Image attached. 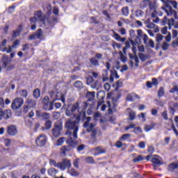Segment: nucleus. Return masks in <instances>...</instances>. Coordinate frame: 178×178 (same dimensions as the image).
I'll use <instances>...</instances> for the list:
<instances>
[{"label": "nucleus", "instance_id": "f257e3e1", "mask_svg": "<svg viewBox=\"0 0 178 178\" xmlns=\"http://www.w3.org/2000/svg\"><path fill=\"white\" fill-rule=\"evenodd\" d=\"M79 105L80 104L76 102L72 106L71 109H69L68 107L65 111V115L67 116H72V115H73L74 112H76V111H78L79 112V115L76 117L75 121L70 120L65 123V127L68 129V130L66 131V134L72 136V133L73 138L75 140L77 138V133L79 132V125L77 124L80 123V120H82V122L86 120V111L87 110H84V103H83L81 107H80Z\"/></svg>", "mask_w": 178, "mask_h": 178}, {"label": "nucleus", "instance_id": "f03ea898", "mask_svg": "<svg viewBox=\"0 0 178 178\" xmlns=\"http://www.w3.org/2000/svg\"><path fill=\"white\" fill-rule=\"evenodd\" d=\"M44 11L47 13L46 15H44L42 11H37L35 13L34 17L30 19L31 30L37 29L35 24L38 23H41L42 26H50V27L54 26V22L49 19V16L52 13L51 5H47Z\"/></svg>", "mask_w": 178, "mask_h": 178}, {"label": "nucleus", "instance_id": "7ed1b4c3", "mask_svg": "<svg viewBox=\"0 0 178 178\" xmlns=\"http://www.w3.org/2000/svg\"><path fill=\"white\" fill-rule=\"evenodd\" d=\"M141 40L143 41L145 45H154V40L148 38V35L143 33V30H137V37L135 39V42L131 39H129L125 42V45H140L141 44Z\"/></svg>", "mask_w": 178, "mask_h": 178}, {"label": "nucleus", "instance_id": "20e7f679", "mask_svg": "<svg viewBox=\"0 0 178 178\" xmlns=\"http://www.w3.org/2000/svg\"><path fill=\"white\" fill-rule=\"evenodd\" d=\"M161 9L165 12V13H166L167 16L171 17L170 19H168V22L167 24L169 30H172V26H174V29H178L177 23H175V19L177 17V13H176V10H173V8H172L169 4L162 6Z\"/></svg>", "mask_w": 178, "mask_h": 178}, {"label": "nucleus", "instance_id": "39448f33", "mask_svg": "<svg viewBox=\"0 0 178 178\" xmlns=\"http://www.w3.org/2000/svg\"><path fill=\"white\" fill-rule=\"evenodd\" d=\"M121 97H122V93L118 91L111 92L110 93H108L107 98H111L112 99V104H111V102L109 101L106 102V104L109 108H108L109 113H112L113 111L116 110V108L118 106V101L120 99Z\"/></svg>", "mask_w": 178, "mask_h": 178}, {"label": "nucleus", "instance_id": "423d86ee", "mask_svg": "<svg viewBox=\"0 0 178 178\" xmlns=\"http://www.w3.org/2000/svg\"><path fill=\"white\" fill-rule=\"evenodd\" d=\"M66 144L67 145L62 146L60 149V154L63 156H66V155H67V152H70V151H72L74 148H77L79 142L77 140H74L72 138H69L66 140Z\"/></svg>", "mask_w": 178, "mask_h": 178}, {"label": "nucleus", "instance_id": "0eeeda50", "mask_svg": "<svg viewBox=\"0 0 178 178\" xmlns=\"http://www.w3.org/2000/svg\"><path fill=\"white\" fill-rule=\"evenodd\" d=\"M132 52L134 53V55L129 54L130 60L128 62V64L130 65L131 69L134 68V63L133 60L135 62V67H138V63H140V60L138 59V56H137V47L134 45L132 47Z\"/></svg>", "mask_w": 178, "mask_h": 178}, {"label": "nucleus", "instance_id": "6e6552de", "mask_svg": "<svg viewBox=\"0 0 178 178\" xmlns=\"http://www.w3.org/2000/svg\"><path fill=\"white\" fill-rule=\"evenodd\" d=\"M86 98H88V100L83 102L84 110L87 109L88 106H90V108H94V106L95 105V92H87Z\"/></svg>", "mask_w": 178, "mask_h": 178}, {"label": "nucleus", "instance_id": "1a4fd4ad", "mask_svg": "<svg viewBox=\"0 0 178 178\" xmlns=\"http://www.w3.org/2000/svg\"><path fill=\"white\" fill-rule=\"evenodd\" d=\"M49 95H50V98H51V101H53V102H56V101H61L63 102V104H64L66 102L65 95H63L59 92L51 90L49 92Z\"/></svg>", "mask_w": 178, "mask_h": 178}, {"label": "nucleus", "instance_id": "9d476101", "mask_svg": "<svg viewBox=\"0 0 178 178\" xmlns=\"http://www.w3.org/2000/svg\"><path fill=\"white\" fill-rule=\"evenodd\" d=\"M35 143L38 148H44L48 143V137H47V135L41 134L35 138Z\"/></svg>", "mask_w": 178, "mask_h": 178}, {"label": "nucleus", "instance_id": "9b49d317", "mask_svg": "<svg viewBox=\"0 0 178 178\" xmlns=\"http://www.w3.org/2000/svg\"><path fill=\"white\" fill-rule=\"evenodd\" d=\"M35 106H37V101L29 97L23 106L24 113H27L29 109L34 108Z\"/></svg>", "mask_w": 178, "mask_h": 178}, {"label": "nucleus", "instance_id": "f8f14e48", "mask_svg": "<svg viewBox=\"0 0 178 178\" xmlns=\"http://www.w3.org/2000/svg\"><path fill=\"white\" fill-rule=\"evenodd\" d=\"M42 104L43 109H44V111H52L54 109V104H55V102H54L53 100L50 102L49 97L45 96L43 98Z\"/></svg>", "mask_w": 178, "mask_h": 178}, {"label": "nucleus", "instance_id": "ddd939ff", "mask_svg": "<svg viewBox=\"0 0 178 178\" xmlns=\"http://www.w3.org/2000/svg\"><path fill=\"white\" fill-rule=\"evenodd\" d=\"M23 104H24V99L22 97H17L13 99L11 104V108L13 111H17V109H20L23 106Z\"/></svg>", "mask_w": 178, "mask_h": 178}, {"label": "nucleus", "instance_id": "4468645a", "mask_svg": "<svg viewBox=\"0 0 178 178\" xmlns=\"http://www.w3.org/2000/svg\"><path fill=\"white\" fill-rule=\"evenodd\" d=\"M62 130H63V127L62 126V124H59V122L54 123V129H51V133L54 137H56V138L60 137Z\"/></svg>", "mask_w": 178, "mask_h": 178}, {"label": "nucleus", "instance_id": "2eb2a0df", "mask_svg": "<svg viewBox=\"0 0 178 178\" xmlns=\"http://www.w3.org/2000/svg\"><path fill=\"white\" fill-rule=\"evenodd\" d=\"M58 168L60 170L70 169L72 168V161L67 159H63L62 162L58 163Z\"/></svg>", "mask_w": 178, "mask_h": 178}, {"label": "nucleus", "instance_id": "dca6fc26", "mask_svg": "<svg viewBox=\"0 0 178 178\" xmlns=\"http://www.w3.org/2000/svg\"><path fill=\"white\" fill-rule=\"evenodd\" d=\"M12 118V111L0 108V120H8Z\"/></svg>", "mask_w": 178, "mask_h": 178}, {"label": "nucleus", "instance_id": "f3484780", "mask_svg": "<svg viewBox=\"0 0 178 178\" xmlns=\"http://www.w3.org/2000/svg\"><path fill=\"white\" fill-rule=\"evenodd\" d=\"M97 59H102V54L97 53L95 54V57H92L90 59L91 65L93 66H99V61Z\"/></svg>", "mask_w": 178, "mask_h": 178}, {"label": "nucleus", "instance_id": "a211bd4d", "mask_svg": "<svg viewBox=\"0 0 178 178\" xmlns=\"http://www.w3.org/2000/svg\"><path fill=\"white\" fill-rule=\"evenodd\" d=\"M42 30L38 29L35 33L29 36V40H42Z\"/></svg>", "mask_w": 178, "mask_h": 178}, {"label": "nucleus", "instance_id": "6ab92c4d", "mask_svg": "<svg viewBox=\"0 0 178 178\" xmlns=\"http://www.w3.org/2000/svg\"><path fill=\"white\" fill-rule=\"evenodd\" d=\"M17 132V127L15 125H10L7 128V133L9 136H15Z\"/></svg>", "mask_w": 178, "mask_h": 178}, {"label": "nucleus", "instance_id": "aec40b11", "mask_svg": "<svg viewBox=\"0 0 178 178\" xmlns=\"http://www.w3.org/2000/svg\"><path fill=\"white\" fill-rule=\"evenodd\" d=\"M1 65H0V73L2 72V67L5 69V67H8V65H9V57L8 56H3L0 62Z\"/></svg>", "mask_w": 178, "mask_h": 178}, {"label": "nucleus", "instance_id": "412c9836", "mask_svg": "<svg viewBox=\"0 0 178 178\" xmlns=\"http://www.w3.org/2000/svg\"><path fill=\"white\" fill-rule=\"evenodd\" d=\"M168 109L171 115H175L176 109H178V103L171 102L168 104Z\"/></svg>", "mask_w": 178, "mask_h": 178}, {"label": "nucleus", "instance_id": "4be33fe9", "mask_svg": "<svg viewBox=\"0 0 178 178\" xmlns=\"http://www.w3.org/2000/svg\"><path fill=\"white\" fill-rule=\"evenodd\" d=\"M140 99V96H138V95L134 92L128 94L126 98L127 101H129L130 102H134L136 99Z\"/></svg>", "mask_w": 178, "mask_h": 178}, {"label": "nucleus", "instance_id": "5701e85b", "mask_svg": "<svg viewBox=\"0 0 178 178\" xmlns=\"http://www.w3.org/2000/svg\"><path fill=\"white\" fill-rule=\"evenodd\" d=\"M152 162L153 163L154 170H156V168L162 165V162H161V160H159V159L156 157H153L152 159Z\"/></svg>", "mask_w": 178, "mask_h": 178}, {"label": "nucleus", "instance_id": "b1692460", "mask_svg": "<svg viewBox=\"0 0 178 178\" xmlns=\"http://www.w3.org/2000/svg\"><path fill=\"white\" fill-rule=\"evenodd\" d=\"M13 48H16V45L9 46L8 48V47L1 48L0 46V51L1 52H6L7 54H10V52H12L13 51Z\"/></svg>", "mask_w": 178, "mask_h": 178}, {"label": "nucleus", "instance_id": "393cba45", "mask_svg": "<svg viewBox=\"0 0 178 178\" xmlns=\"http://www.w3.org/2000/svg\"><path fill=\"white\" fill-rule=\"evenodd\" d=\"M22 51L25 52L26 55H29V54H34V49L30 48L27 45H24Z\"/></svg>", "mask_w": 178, "mask_h": 178}, {"label": "nucleus", "instance_id": "a878e982", "mask_svg": "<svg viewBox=\"0 0 178 178\" xmlns=\"http://www.w3.org/2000/svg\"><path fill=\"white\" fill-rule=\"evenodd\" d=\"M33 97L35 98V99H38V98L41 97V90L40 88H35L33 90Z\"/></svg>", "mask_w": 178, "mask_h": 178}, {"label": "nucleus", "instance_id": "bb28decb", "mask_svg": "<svg viewBox=\"0 0 178 178\" xmlns=\"http://www.w3.org/2000/svg\"><path fill=\"white\" fill-rule=\"evenodd\" d=\"M113 38L116 40V41H118L119 42H125L126 38H122L119 33H114Z\"/></svg>", "mask_w": 178, "mask_h": 178}, {"label": "nucleus", "instance_id": "cd10ccee", "mask_svg": "<svg viewBox=\"0 0 178 178\" xmlns=\"http://www.w3.org/2000/svg\"><path fill=\"white\" fill-rule=\"evenodd\" d=\"M164 40L165 41L163 42V45H168V44L172 41V33H168L167 35L164 36Z\"/></svg>", "mask_w": 178, "mask_h": 178}, {"label": "nucleus", "instance_id": "c85d7f7f", "mask_svg": "<svg viewBox=\"0 0 178 178\" xmlns=\"http://www.w3.org/2000/svg\"><path fill=\"white\" fill-rule=\"evenodd\" d=\"M68 172L70 175L74 177H77L80 176V172L79 171L76 170L74 168L69 169Z\"/></svg>", "mask_w": 178, "mask_h": 178}, {"label": "nucleus", "instance_id": "c756f323", "mask_svg": "<svg viewBox=\"0 0 178 178\" xmlns=\"http://www.w3.org/2000/svg\"><path fill=\"white\" fill-rule=\"evenodd\" d=\"M109 73V70H102V76H103V82L108 81L109 80V77H108V74Z\"/></svg>", "mask_w": 178, "mask_h": 178}, {"label": "nucleus", "instance_id": "7c9ffc66", "mask_svg": "<svg viewBox=\"0 0 178 178\" xmlns=\"http://www.w3.org/2000/svg\"><path fill=\"white\" fill-rule=\"evenodd\" d=\"M178 169V162L177 163H172L168 165V170L169 172H173V170Z\"/></svg>", "mask_w": 178, "mask_h": 178}, {"label": "nucleus", "instance_id": "2f4dec72", "mask_svg": "<svg viewBox=\"0 0 178 178\" xmlns=\"http://www.w3.org/2000/svg\"><path fill=\"white\" fill-rule=\"evenodd\" d=\"M39 116L42 119V120H49L51 114H49V113H41Z\"/></svg>", "mask_w": 178, "mask_h": 178}, {"label": "nucleus", "instance_id": "473e14b6", "mask_svg": "<svg viewBox=\"0 0 178 178\" xmlns=\"http://www.w3.org/2000/svg\"><path fill=\"white\" fill-rule=\"evenodd\" d=\"M74 87H75V88H77V90H81V88H83V82H81V81H75V83H74Z\"/></svg>", "mask_w": 178, "mask_h": 178}, {"label": "nucleus", "instance_id": "72a5a7b5", "mask_svg": "<svg viewBox=\"0 0 178 178\" xmlns=\"http://www.w3.org/2000/svg\"><path fill=\"white\" fill-rule=\"evenodd\" d=\"M85 162L89 163V165H94V163H95V160H94V157L92 156H88L85 159Z\"/></svg>", "mask_w": 178, "mask_h": 178}, {"label": "nucleus", "instance_id": "f704fd0d", "mask_svg": "<svg viewBox=\"0 0 178 178\" xmlns=\"http://www.w3.org/2000/svg\"><path fill=\"white\" fill-rule=\"evenodd\" d=\"M164 95H165V88L163 87H160L157 92V97L159 98H161V97H163Z\"/></svg>", "mask_w": 178, "mask_h": 178}, {"label": "nucleus", "instance_id": "c9c22d12", "mask_svg": "<svg viewBox=\"0 0 178 178\" xmlns=\"http://www.w3.org/2000/svg\"><path fill=\"white\" fill-rule=\"evenodd\" d=\"M95 151L97 152L98 155H100L101 154H105L106 152V150H105V149H102V147L101 146L95 147Z\"/></svg>", "mask_w": 178, "mask_h": 178}, {"label": "nucleus", "instance_id": "e433bc0d", "mask_svg": "<svg viewBox=\"0 0 178 178\" xmlns=\"http://www.w3.org/2000/svg\"><path fill=\"white\" fill-rule=\"evenodd\" d=\"M138 57L140 59L141 62H145V60L147 59H149V56H148L143 53H139Z\"/></svg>", "mask_w": 178, "mask_h": 178}, {"label": "nucleus", "instance_id": "4c0bfd02", "mask_svg": "<svg viewBox=\"0 0 178 178\" xmlns=\"http://www.w3.org/2000/svg\"><path fill=\"white\" fill-rule=\"evenodd\" d=\"M86 122H85L83 124L84 129H87V127H88V126H90V122L91 121V117H87V115L86 114L85 120H86Z\"/></svg>", "mask_w": 178, "mask_h": 178}, {"label": "nucleus", "instance_id": "58836bf2", "mask_svg": "<svg viewBox=\"0 0 178 178\" xmlns=\"http://www.w3.org/2000/svg\"><path fill=\"white\" fill-rule=\"evenodd\" d=\"M149 8L151 10H156L158 9V3L156 1H153L149 3Z\"/></svg>", "mask_w": 178, "mask_h": 178}, {"label": "nucleus", "instance_id": "ea45409f", "mask_svg": "<svg viewBox=\"0 0 178 178\" xmlns=\"http://www.w3.org/2000/svg\"><path fill=\"white\" fill-rule=\"evenodd\" d=\"M65 137H61V138H59L57 141H56V145L57 147H60L62 145H63V143H65Z\"/></svg>", "mask_w": 178, "mask_h": 178}, {"label": "nucleus", "instance_id": "a19ab883", "mask_svg": "<svg viewBox=\"0 0 178 178\" xmlns=\"http://www.w3.org/2000/svg\"><path fill=\"white\" fill-rule=\"evenodd\" d=\"M44 127L46 130H49L52 127V121L47 120L44 123Z\"/></svg>", "mask_w": 178, "mask_h": 178}, {"label": "nucleus", "instance_id": "79ce46f5", "mask_svg": "<svg viewBox=\"0 0 178 178\" xmlns=\"http://www.w3.org/2000/svg\"><path fill=\"white\" fill-rule=\"evenodd\" d=\"M136 119V112L134 111H131L129 113V120L133 121Z\"/></svg>", "mask_w": 178, "mask_h": 178}, {"label": "nucleus", "instance_id": "37998d69", "mask_svg": "<svg viewBox=\"0 0 178 178\" xmlns=\"http://www.w3.org/2000/svg\"><path fill=\"white\" fill-rule=\"evenodd\" d=\"M144 160V157L143 156V155H138L137 157L134 158L133 159V162H134V163H137L138 162H141Z\"/></svg>", "mask_w": 178, "mask_h": 178}, {"label": "nucleus", "instance_id": "c03bdc74", "mask_svg": "<svg viewBox=\"0 0 178 178\" xmlns=\"http://www.w3.org/2000/svg\"><path fill=\"white\" fill-rule=\"evenodd\" d=\"M115 86V91H119V88L123 86V82L120 80L117 81Z\"/></svg>", "mask_w": 178, "mask_h": 178}, {"label": "nucleus", "instance_id": "a18cd8bd", "mask_svg": "<svg viewBox=\"0 0 178 178\" xmlns=\"http://www.w3.org/2000/svg\"><path fill=\"white\" fill-rule=\"evenodd\" d=\"M20 96L22 97V98H27L29 95V92L27 90H21L19 91Z\"/></svg>", "mask_w": 178, "mask_h": 178}, {"label": "nucleus", "instance_id": "49530a36", "mask_svg": "<svg viewBox=\"0 0 178 178\" xmlns=\"http://www.w3.org/2000/svg\"><path fill=\"white\" fill-rule=\"evenodd\" d=\"M47 173L49 176H55L56 173H58V170L55 168H50L48 170Z\"/></svg>", "mask_w": 178, "mask_h": 178}, {"label": "nucleus", "instance_id": "de8ad7c7", "mask_svg": "<svg viewBox=\"0 0 178 178\" xmlns=\"http://www.w3.org/2000/svg\"><path fill=\"white\" fill-rule=\"evenodd\" d=\"M169 22V19H168L167 16H165L160 22L161 26H166Z\"/></svg>", "mask_w": 178, "mask_h": 178}, {"label": "nucleus", "instance_id": "09e8293b", "mask_svg": "<svg viewBox=\"0 0 178 178\" xmlns=\"http://www.w3.org/2000/svg\"><path fill=\"white\" fill-rule=\"evenodd\" d=\"M131 136V134H124L120 138V141H123L124 140H128V138H130Z\"/></svg>", "mask_w": 178, "mask_h": 178}, {"label": "nucleus", "instance_id": "8fccbe9b", "mask_svg": "<svg viewBox=\"0 0 178 178\" xmlns=\"http://www.w3.org/2000/svg\"><path fill=\"white\" fill-rule=\"evenodd\" d=\"M164 38V36L161 33H157L156 36V41L157 42H161Z\"/></svg>", "mask_w": 178, "mask_h": 178}, {"label": "nucleus", "instance_id": "3c124183", "mask_svg": "<svg viewBox=\"0 0 178 178\" xmlns=\"http://www.w3.org/2000/svg\"><path fill=\"white\" fill-rule=\"evenodd\" d=\"M154 127H155V124H153L152 125H145V131H151V130H152V129H154Z\"/></svg>", "mask_w": 178, "mask_h": 178}, {"label": "nucleus", "instance_id": "603ef678", "mask_svg": "<svg viewBox=\"0 0 178 178\" xmlns=\"http://www.w3.org/2000/svg\"><path fill=\"white\" fill-rule=\"evenodd\" d=\"M161 118L164 119V120H169V117L168 116V111H164L161 113Z\"/></svg>", "mask_w": 178, "mask_h": 178}, {"label": "nucleus", "instance_id": "864d4df0", "mask_svg": "<svg viewBox=\"0 0 178 178\" xmlns=\"http://www.w3.org/2000/svg\"><path fill=\"white\" fill-rule=\"evenodd\" d=\"M170 5H172L174 9H178V1H176L175 0H171V1H170Z\"/></svg>", "mask_w": 178, "mask_h": 178}, {"label": "nucleus", "instance_id": "5fc2aeb1", "mask_svg": "<svg viewBox=\"0 0 178 178\" xmlns=\"http://www.w3.org/2000/svg\"><path fill=\"white\" fill-rule=\"evenodd\" d=\"M95 127V125L92 123L90 124L88 127H86V130L88 131V133H90L91 131H92V130H95L94 128Z\"/></svg>", "mask_w": 178, "mask_h": 178}, {"label": "nucleus", "instance_id": "6e6d98bb", "mask_svg": "<svg viewBox=\"0 0 178 178\" xmlns=\"http://www.w3.org/2000/svg\"><path fill=\"white\" fill-rule=\"evenodd\" d=\"M146 27L147 29H155V24H154V22H149L147 20L146 22Z\"/></svg>", "mask_w": 178, "mask_h": 178}, {"label": "nucleus", "instance_id": "4d7b16f0", "mask_svg": "<svg viewBox=\"0 0 178 178\" xmlns=\"http://www.w3.org/2000/svg\"><path fill=\"white\" fill-rule=\"evenodd\" d=\"M135 15L136 17H143L144 12H143V10H138L135 12Z\"/></svg>", "mask_w": 178, "mask_h": 178}, {"label": "nucleus", "instance_id": "13d9d810", "mask_svg": "<svg viewBox=\"0 0 178 178\" xmlns=\"http://www.w3.org/2000/svg\"><path fill=\"white\" fill-rule=\"evenodd\" d=\"M161 33L163 34V35H166V34H169V31H168V26H164L163 28H161Z\"/></svg>", "mask_w": 178, "mask_h": 178}, {"label": "nucleus", "instance_id": "bf43d9fd", "mask_svg": "<svg viewBox=\"0 0 178 178\" xmlns=\"http://www.w3.org/2000/svg\"><path fill=\"white\" fill-rule=\"evenodd\" d=\"M52 116L54 120H58V119H59V116H60V113L58 111H55L53 113Z\"/></svg>", "mask_w": 178, "mask_h": 178}, {"label": "nucleus", "instance_id": "052dcab7", "mask_svg": "<svg viewBox=\"0 0 178 178\" xmlns=\"http://www.w3.org/2000/svg\"><path fill=\"white\" fill-rule=\"evenodd\" d=\"M122 12L124 16H129V7H124Z\"/></svg>", "mask_w": 178, "mask_h": 178}, {"label": "nucleus", "instance_id": "680f3d73", "mask_svg": "<svg viewBox=\"0 0 178 178\" xmlns=\"http://www.w3.org/2000/svg\"><path fill=\"white\" fill-rule=\"evenodd\" d=\"M79 162H80V159H76L73 161V165L74 168H76V169H79V163H80Z\"/></svg>", "mask_w": 178, "mask_h": 178}, {"label": "nucleus", "instance_id": "e2e57ef3", "mask_svg": "<svg viewBox=\"0 0 178 178\" xmlns=\"http://www.w3.org/2000/svg\"><path fill=\"white\" fill-rule=\"evenodd\" d=\"M85 149H86V145L81 144V145H79V146L77 147L76 151H77L78 152H81V151H84Z\"/></svg>", "mask_w": 178, "mask_h": 178}, {"label": "nucleus", "instance_id": "0e129e2a", "mask_svg": "<svg viewBox=\"0 0 178 178\" xmlns=\"http://www.w3.org/2000/svg\"><path fill=\"white\" fill-rule=\"evenodd\" d=\"M134 133H135V134H138V133H143V129H141V127H135V129H134Z\"/></svg>", "mask_w": 178, "mask_h": 178}, {"label": "nucleus", "instance_id": "69168bd1", "mask_svg": "<svg viewBox=\"0 0 178 178\" xmlns=\"http://www.w3.org/2000/svg\"><path fill=\"white\" fill-rule=\"evenodd\" d=\"M49 165H51V166H54V168H58V163H56V161L54 159H49Z\"/></svg>", "mask_w": 178, "mask_h": 178}, {"label": "nucleus", "instance_id": "338daca9", "mask_svg": "<svg viewBox=\"0 0 178 178\" xmlns=\"http://www.w3.org/2000/svg\"><path fill=\"white\" fill-rule=\"evenodd\" d=\"M86 81L88 84H92L94 83V77L89 76L86 78Z\"/></svg>", "mask_w": 178, "mask_h": 178}, {"label": "nucleus", "instance_id": "774afa93", "mask_svg": "<svg viewBox=\"0 0 178 178\" xmlns=\"http://www.w3.org/2000/svg\"><path fill=\"white\" fill-rule=\"evenodd\" d=\"M170 92L173 94L175 92H178V86H175L172 88L170 89Z\"/></svg>", "mask_w": 178, "mask_h": 178}]
</instances>
